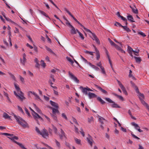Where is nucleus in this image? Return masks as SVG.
Masks as SVG:
<instances>
[{"label":"nucleus","mask_w":149,"mask_h":149,"mask_svg":"<svg viewBox=\"0 0 149 149\" xmlns=\"http://www.w3.org/2000/svg\"><path fill=\"white\" fill-rule=\"evenodd\" d=\"M107 101L110 103H112V104L111 105V107L112 108H120V107L117 104L113 101L110 98L108 97H106L104 98Z\"/></svg>","instance_id":"nucleus-1"},{"label":"nucleus","mask_w":149,"mask_h":149,"mask_svg":"<svg viewBox=\"0 0 149 149\" xmlns=\"http://www.w3.org/2000/svg\"><path fill=\"white\" fill-rule=\"evenodd\" d=\"M19 124H20L23 127L26 128L27 126V124L25 120H23L20 117H19Z\"/></svg>","instance_id":"nucleus-2"},{"label":"nucleus","mask_w":149,"mask_h":149,"mask_svg":"<svg viewBox=\"0 0 149 149\" xmlns=\"http://www.w3.org/2000/svg\"><path fill=\"white\" fill-rule=\"evenodd\" d=\"M20 90V88H19V100L21 102H23L26 99V98L25 96L24 93Z\"/></svg>","instance_id":"nucleus-3"},{"label":"nucleus","mask_w":149,"mask_h":149,"mask_svg":"<svg viewBox=\"0 0 149 149\" xmlns=\"http://www.w3.org/2000/svg\"><path fill=\"white\" fill-rule=\"evenodd\" d=\"M68 74L69 76L72 79L77 83H79V80L72 73L70 72H68Z\"/></svg>","instance_id":"nucleus-4"},{"label":"nucleus","mask_w":149,"mask_h":149,"mask_svg":"<svg viewBox=\"0 0 149 149\" xmlns=\"http://www.w3.org/2000/svg\"><path fill=\"white\" fill-rule=\"evenodd\" d=\"M118 83L121 88L122 89L123 93L126 95H127V93L126 91L125 88L122 85V83L119 81L118 80Z\"/></svg>","instance_id":"nucleus-5"},{"label":"nucleus","mask_w":149,"mask_h":149,"mask_svg":"<svg viewBox=\"0 0 149 149\" xmlns=\"http://www.w3.org/2000/svg\"><path fill=\"white\" fill-rule=\"evenodd\" d=\"M99 120L100 123L102 124L100 125V127L102 129H104V127L102 125L106 121V120L103 117L99 116Z\"/></svg>","instance_id":"nucleus-6"},{"label":"nucleus","mask_w":149,"mask_h":149,"mask_svg":"<svg viewBox=\"0 0 149 149\" xmlns=\"http://www.w3.org/2000/svg\"><path fill=\"white\" fill-rule=\"evenodd\" d=\"M41 134L40 135H42V136L44 138H47L48 137V134L47 131L45 129H43L42 132H41Z\"/></svg>","instance_id":"nucleus-7"},{"label":"nucleus","mask_w":149,"mask_h":149,"mask_svg":"<svg viewBox=\"0 0 149 149\" xmlns=\"http://www.w3.org/2000/svg\"><path fill=\"white\" fill-rule=\"evenodd\" d=\"M15 87L17 90V91H14V93L15 95L17 98H19V95H18L19 91V87L17 86V84L15 82H14Z\"/></svg>","instance_id":"nucleus-8"},{"label":"nucleus","mask_w":149,"mask_h":149,"mask_svg":"<svg viewBox=\"0 0 149 149\" xmlns=\"http://www.w3.org/2000/svg\"><path fill=\"white\" fill-rule=\"evenodd\" d=\"M131 125L134 126L135 129L139 132H141L143 131L140 129V127L138 125L134 122H132L131 123Z\"/></svg>","instance_id":"nucleus-9"},{"label":"nucleus","mask_w":149,"mask_h":149,"mask_svg":"<svg viewBox=\"0 0 149 149\" xmlns=\"http://www.w3.org/2000/svg\"><path fill=\"white\" fill-rule=\"evenodd\" d=\"M95 86L96 88L101 91L103 93L106 95L108 94V93L107 91L105 90L102 89L101 87L97 85H95Z\"/></svg>","instance_id":"nucleus-10"},{"label":"nucleus","mask_w":149,"mask_h":149,"mask_svg":"<svg viewBox=\"0 0 149 149\" xmlns=\"http://www.w3.org/2000/svg\"><path fill=\"white\" fill-rule=\"evenodd\" d=\"M86 140L91 146H92L93 145V140L92 137L90 135H88V136L86 138Z\"/></svg>","instance_id":"nucleus-11"},{"label":"nucleus","mask_w":149,"mask_h":149,"mask_svg":"<svg viewBox=\"0 0 149 149\" xmlns=\"http://www.w3.org/2000/svg\"><path fill=\"white\" fill-rule=\"evenodd\" d=\"M26 56L25 54L24 53L23 55L22 58H20L21 63L23 65H24L25 63L26 62V60L25 58Z\"/></svg>","instance_id":"nucleus-12"},{"label":"nucleus","mask_w":149,"mask_h":149,"mask_svg":"<svg viewBox=\"0 0 149 149\" xmlns=\"http://www.w3.org/2000/svg\"><path fill=\"white\" fill-rule=\"evenodd\" d=\"M8 138L10 139L13 142L19 145V143L16 141V140L17 141L18 140V138L17 137L14 136L11 137H8Z\"/></svg>","instance_id":"nucleus-13"},{"label":"nucleus","mask_w":149,"mask_h":149,"mask_svg":"<svg viewBox=\"0 0 149 149\" xmlns=\"http://www.w3.org/2000/svg\"><path fill=\"white\" fill-rule=\"evenodd\" d=\"M93 47L95 48V51H96V59L97 60H99L100 58V55L99 51L97 49L95 45H93Z\"/></svg>","instance_id":"nucleus-14"},{"label":"nucleus","mask_w":149,"mask_h":149,"mask_svg":"<svg viewBox=\"0 0 149 149\" xmlns=\"http://www.w3.org/2000/svg\"><path fill=\"white\" fill-rule=\"evenodd\" d=\"M70 27L72 28L71 30V33L72 34H76L77 33V32L78 33V32L79 31L77 29H76L72 25Z\"/></svg>","instance_id":"nucleus-15"},{"label":"nucleus","mask_w":149,"mask_h":149,"mask_svg":"<svg viewBox=\"0 0 149 149\" xmlns=\"http://www.w3.org/2000/svg\"><path fill=\"white\" fill-rule=\"evenodd\" d=\"M80 88L82 90V92L85 94V95L88 94L87 91H88L87 87L86 88H83L82 86L80 87Z\"/></svg>","instance_id":"nucleus-16"},{"label":"nucleus","mask_w":149,"mask_h":149,"mask_svg":"<svg viewBox=\"0 0 149 149\" xmlns=\"http://www.w3.org/2000/svg\"><path fill=\"white\" fill-rule=\"evenodd\" d=\"M88 95L89 99L96 97L97 96V95L95 94L90 92H88Z\"/></svg>","instance_id":"nucleus-17"},{"label":"nucleus","mask_w":149,"mask_h":149,"mask_svg":"<svg viewBox=\"0 0 149 149\" xmlns=\"http://www.w3.org/2000/svg\"><path fill=\"white\" fill-rule=\"evenodd\" d=\"M132 86L135 89L136 92H139V89L135 85V84L132 81H130Z\"/></svg>","instance_id":"nucleus-18"},{"label":"nucleus","mask_w":149,"mask_h":149,"mask_svg":"<svg viewBox=\"0 0 149 149\" xmlns=\"http://www.w3.org/2000/svg\"><path fill=\"white\" fill-rule=\"evenodd\" d=\"M33 116L35 119H42L41 117L36 112H34V113H32Z\"/></svg>","instance_id":"nucleus-19"},{"label":"nucleus","mask_w":149,"mask_h":149,"mask_svg":"<svg viewBox=\"0 0 149 149\" xmlns=\"http://www.w3.org/2000/svg\"><path fill=\"white\" fill-rule=\"evenodd\" d=\"M50 103L52 106L58 109V104L57 103H56L52 100H50Z\"/></svg>","instance_id":"nucleus-20"},{"label":"nucleus","mask_w":149,"mask_h":149,"mask_svg":"<svg viewBox=\"0 0 149 149\" xmlns=\"http://www.w3.org/2000/svg\"><path fill=\"white\" fill-rule=\"evenodd\" d=\"M130 7L132 9V12L134 13L135 14L138 13V10L134 6V7H132L131 6Z\"/></svg>","instance_id":"nucleus-21"},{"label":"nucleus","mask_w":149,"mask_h":149,"mask_svg":"<svg viewBox=\"0 0 149 149\" xmlns=\"http://www.w3.org/2000/svg\"><path fill=\"white\" fill-rule=\"evenodd\" d=\"M3 117L5 119H8L10 120L11 119V116H9L7 113L4 112L3 115Z\"/></svg>","instance_id":"nucleus-22"},{"label":"nucleus","mask_w":149,"mask_h":149,"mask_svg":"<svg viewBox=\"0 0 149 149\" xmlns=\"http://www.w3.org/2000/svg\"><path fill=\"white\" fill-rule=\"evenodd\" d=\"M45 48L46 49V50H47L50 53L52 54H53L55 56H56V54L49 48L47 46H46Z\"/></svg>","instance_id":"nucleus-23"},{"label":"nucleus","mask_w":149,"mask_h":149,"mask_svg":"<svg viewBox=\"0 0 149 149\" xmlns=\"http://www.w3.org/2000/svg\"><path fill=\"white\" fill-rule=\"evenodd\" d=\"M140 100L141 102V103L143 105L146 106V107L148 106V104L147 103H146L145 102V101L143 100V99L142 98H140Z\"/></svg>","instance_id":"nucleus-24"},{"label":"nucleus","mask_w":149,"mask_h":149,"mask_svg":"<svg viewBox=\"0 0 149 149\" xmlns=\"http://www.w3.org/2000/svg\"><path fill=\"white\" fill-rule=\"evenodd\" d=\"M140 100L141 102V103L143 105L146 106V107L148 106V104L147 103H146L145 102V101L143 100V99L142 98H140Z\"/></svg>","instance_id":"nucleus-25"},{"label":"nucleus","mask_w":149,"mask_h":149,"mask_svg":"<svg viewBox=\"0 0 149 149\" xmlns=\"http://www.w3.org/2000/svg\"><path fill=\"white\" fill-rule=\"evenodd\" d=\"M74 140L77 144L79 145H81V140L78 139L76 137L74 138Z\"/></svg>","instance_id":"nucleus-26"},{"label":"nucleus","mask_w":149,"mask_h":149,"mask_svg":"<svg viewBox=\"0 0 149 149\" xmlns=\"http://www.w3.org/2000/svg\"><path fill=\"white\" fill-rule=\"evenodd\" d=\"M61 134L59 135V136L60 138L62 139L63 137L65 136V133L62 129H61Z\"/></svg>","instance_id":"nucleus-27"},{"label":"nucleus","mask_w":149,"mask_h":149,"mask_svg":"<svg viewBox=\"0 0 149 149\" xmlns=\"http://www.w3.org/2000/svg\"><path fill=\"white\" fill-rule=\"evenodd\" d=\"M127 18L131 22H134V21L133 20V18L132 15H129L127 16Z\"/></svg>","instance_id":"nucleus-28"},{"label":"nucleus","mask_w":149,"mask_h":149,"mask_svg":"<svg viewBox=\"0 0 149 149\" xmlns=\"http://www.w3.org/2000/svg\"><path fill=\"white\" fill-rule=\"evenodd\" d=\"M39 12L41 14H42L44 16H45V17H47L50 19V18L48 16V15H47L45 12H44V11H42V10H39Z\"/></svg>","instance_id":"nucleus-29"},{"label":"nucleus","mask_w":149,"mask_h":149,"mask_svg":"<svg viewBox=\"0 0 149 149\" xmlns=\"http://www.w3.org/2000/svg\"><path fill=\"white\" fill-rule=\"evenodd\" d=\"M52 110L53 113L54 114H55L56 113H59V112L58 110V109H55L52 108Z\"/></svg>","instance_id":"nucleus-30"},{"label":"nucleus","mask_w":149,"mask_h":149,"mask_svg":"<svg viewBox=\"0 0 149 149\" xmlns=\"http://www.w3.org/2000/svg\"><path fill=\"white\" fill-rule=\"evenodd\" d=\"M97 100L102 104H104L105 103V102L100 97H97Z\"/></svg>","instance_id":"nucleus-31"},{"label":"nucleus","mask_w":149,"mask_h":149,"mask_svg":"<svg viewBox=\"0 0 149 149\" xmlns=\"http://www.w3.org/2000/svg\"><path fill=\"white\" fill-rule=\"evenodd\" d=\"M113 94L115 95V96H116L118 98H119L120 99L123 100V97L121 95H118L117 94L115 93H113Z\"/></svg>","instance_id":"nucleus-32"},{"label":"nucleus","mask_w":149,"mask_h":149,"mask_svg":"<svg viewBox=\"0 0 149 149\" xmlns=\"http://www.w3.org/2000/svg\"><path fill=\"white\" fill-rule=\"evenodd\" d=\"M139 94V99H140V98H142L143 99H144V96L143 94H142L140 93L139 91V92H136Z\"/></svg>","instance_id":"nucleus-33"},{"label":"nucleus","mask_w":149,"mask_h":149,"mask_svg":"<svg viewBox=\"0 0 149 149\" xmlns=\"http://www.w3.org/2000/svg\"><path fill=\"white\" fill-rule=\"evenodd\" d=\"M122 28H123L127 32H129L131 31V30H130V29L128 28L127 26H122Z\"/></svg>","instance_id":"nucleus-34"},{"label":"nucleus","mask_w":149,"mask_h":149,"mask_svg":"<svg viewBox=\"0 0 149 149\" xmlns=\"http://www.w3.org/2000/svg\"><path fill=\"white\" fill-rule=\"evenodd\" d=\"M31 93L33 94L36 97L39 98V97L35 92L33 91H30L29 92V93Z\"/></svg>","instance_id":"nucleus-35"},{"label":"nucleus","mask_w":149,"mask_h":149,"mask_svg":"<svg viewBox=\"0 0 149 149\" xmlns=\"http://www.w3.org/2000/svg\"><path fill=\"white\" fill-rule=\"evenodd\" d=\"M81 26L87 32L90 33L91 34L93 33L90 30L85 28L83 25H81Z\"/></svg>","instance_id":"nucleus-36"},{"label":"nucleus","mask_w":149,"mask_h":149,"mask_svg":"<svg viewBox=\"0 0 149 149\" xmlns=\"http://www.w3.org/2000/svg\"><path fill=\"white\" fill-rule=\"evenodd\" d=\"M55 142L56 143V145L58 148L59 149L61 147L60 143L56 140L55 139Z\"/></svg>","instance_id":"nucleus-37"},{"label":"nucleus","mask_w":149,"mask_h":149,"mask_svg":"<svg viewBox=\"0 0 149 149\" xmlns=\"http://www.w3.org/2000/svg\"><path fill=\"white\" fill-rule=\"evenodd\" d=\"M40 65L43 68H45L46 66V64L44 62V61L42 60H41L40 61Z\"/></svg>","instance_id":"nucleus-38"},{"label":"nucleus","mask_w":149,"mask_h":149,"mask_svg":"<svg viewBox=\"0 0 149 149\" xmlns=\"http://www.w3.org/2000/svg\"><path fill=\"white\" fill-rule=\"evenodd\" d=\"M134 58L135 59L136 62L138 63L140 62L141 61V59L140 58L135 56Z\"/></svg>","instance_id":"nucleus-39"},{"label":"nucleus","mask_w":149,"mask_h":149,"mask_svg":"<svg viewBox=\"0 0 149 149\" xmlns=\"http://www.w3.org/2000/svg\"><path fill=\"white\" fill-rule=\"evenodd\" d=\"M33 106L37 111L38 113H40L41 111L37 107L36 105L35 104H33Z\"/></svg>","instance_id":"nucleus-40"},{"label":"nucleus","mask_w":149,"mask_h":149,"mask_svg":"<svg viewBox=\"0 0 149 149\" xmlns=\"http://www.w3.org/2000/svg\"><path fill=\"white\" fill-rule=\"evenodd\" d=\"M108 40L111 45L114 46L115 47L116 44L112 40H111L109 38Z\"/></svg>","instance_id":"nucleus-41"},{"label":"nucleus","mask_w":149,"mask_h":149,"mask_svg":"<svg viewBox=\"0 0 149 149\" xmlns=\"http://www.w3.org/2000/svg\"><path fill=\"white\" fill-rule=\"evenodd\" d=\"M66 58L67 60L70 62L72 64L74 63V61H72L70 57H67Z\"/></svg>","instance_id":"nucleus-42"},{"label":"nucleus","mask_w":149,"mask_h":149,"mask_svg":"<svg viewBox=\"0 0 149 149\" xmlns=\"http://www.w3.org/2000/svg\"><path fill=\"white\" fill-rule=\"evenodd\" d=\"M78 33H79V36L81 38V39L82 40H84V38L83 35L79 31L78 32Z\"/></svg>","instance_id":"nucleus-43"},{"label":"nucleus","mask_w":149,"mask_h":149,"mask_svg":"<svg viewBox=\"0 0 149 149\" xmlns=\"http://www.w3.org/2000/svg\"><path fill=\"white\" fill-rule=\"evenodd\" d=\"M19 147H20L22 149H27L24 146L22 143H19Z\"/></svg>","instance_id":"nucleus-44"},{"label":"nucleus","mask_w":149,"mask_h":149,"mask_svg":"<svg viewBox=\"0 0 149 149\" xmlns=\"http://www.w3.org/2000/svg\"><path fill=\"white\" fill-rule=\"evenodd\" d=\"M74 127L75 132L76 133L79 134V132L78 129L75 125H74Z\"/></svg>","instance_id":"nucleus-45"},{"label":"nucleus","mask_w":149,"mask_h":149,"mask_svg":"<svg viewBox=\"0 0 149 149\" xmlns=\"http://www.w3.org/2000/svg\"><path fill=\"white\" fill-rule=\"evenodd\" d=\"M115 25L117 26H120L122 27L123 26L120 23L118 22H116L115 24Z\"/></svg>","instance_id":"nucleus-46"},{"label":"nucleus","mask_w":149,"mask_h":149,"mask_svg":"<svg viewBox=\"0 0 149 149\" xmlns=\"http://www.w3.org/2000/svg\"><path fill=\"white\" fill-rule=\"evenodd\" d=\"M54 76L53 74H50V78H51V79H52V81L53 82H54L55 81V79L54 78Z\"/></svg>","instance_id":"nucleus-47"},{"label":"nucleus","mask_w":149,"mask_h":149,"mask_svg":"<svg viewBox=\"0 0 149 149\" xmlns=\"http://www.w3.org/2000/svg\"><path fill=\"white\" fill-rule=\"evenodd\" d=\"M100 69L101 70V72L103 74H105L106 72L104 68L103 67H101Z\"/></svg>","instance_id":"nucleus-48"},{"label":"nucleus","mask_w":149,"mask_h":149,"mask_svg":"<svg viewBox=\"0 0 149 149\" xmlns=\"http://www.w3.org/2000/svg\"><path fill=\"white\" fill-rule=\"evenodd\" d=\"M12 115L14 116V117L15 118V119L16 120L17 122L18 123H19V119L18 118L17 116L13 113Z\"/></svg>","instance_id":"nucleus-49"},{"label":"nucleus","mask_w":149,"mask_h":149,"mask_svg":"<svg viewBox=\"0 0 149 149\" xmlns=\"http://www.w3.org/2000/svg\"><path fill=\"white\" fill-rule=\"evenodd\" d=\"M66 22L65 24L66 25L68 26L69 27H71V26H72V25L69 22V21L68 20H66Z\"/></svg>","instance_id":"nucleus-50"},{"label":"nucleus","mask_w":149,"mask_h":149,"mask_svg":"<svg viewBox=\"0 0 149 149\" xmlns=\"http://www.w3.org/2000/svg\"><path fill=\"white\" fill-rule=\"evenodd\" d=\"M105 52L106 54L107 58H109L110 57L109 56V52L106 49V48H105Z\"/></svg>","instance_id":"nucleus-51"},{"label":"nucleus","mask_w":149,"mask_h":149,"mask_svg":"<svg viewBox=\"0 0 149 149\" xmlns=\"http://www.w3.org/2000/svg\"><path fill=\"white\" fill-rule=\"evenodd\" d=\"M93 117H91L90 118H88V122L89 123H91L92 121L93 120Z\"/></svg>","instance_id":"nucleus-52"},{"label":"nucleus","mask_w":149,"mask_h":149,"mask_svg":"<svg viewBox=\"0 0 149 149\" xmlns=\"http://www.w3.org/2000/svg\"><path fill=\"white\" fill-rule=\"evenodd\" d=\"M35 130L37 133H38V134H41V132L40 131L39 129L37 127H36Z\"/></svg>","instance_id":"nucleus-53"},{"label":"nucleus","mask_w":149,"mask_h":149,"mask_svg":"<svg viewBox=\"0 0 149 149\" xmlns=\"http://www.w3.org/2000/svg\"><path fill=\"white\" fill-rule=\"evenodd\" d=\"M20 79L22 84H24L25 82L24 79L21 76L20 77Z\"/></svg>","instance_id":"nucleus-54"},{"label":"nucleus","mask_w":149,"mask_h":149,"mask_svg":"<svg viewBox=\"0 0 149 149\" xmlns=\"http://www.w3.org/2000/svg\"><path fill=\"white\" fill-rule=\"evenodd\" d=\"M138 34L142 35L143 37H145L146 36V35L142 32H139L138 33Z\"/></svg>","instance_id":"nucleus-55"},{"label":"nucleus","mask_w":149,"mask_h":149,"mask_svg":"<svg viewBox=\"0 0 149 149\" xmlns=\"http://www.w3.org/2000/svg\"><path fill=\"white\" fill-rule=\"evenodd\" d=\"M115 47H116V48L118 50L120 51L122 49L118 45H116L115 46Z\"/></svg>","instance_id":"nucleus-56"},{"label":"nucleus","mask_w":149,"mask_h":149,"mask_svg":"<svg viewBox=\"0 0 149 149\" xmlns=\"http://www.w3.org/2000/svg\"><path fill=\"white\" fill-rule=\"evenodd\" d=\"M62 116L63 118L65 119V120H67V118L65 115V114L64 113H63L62 114Z\"/></svg>","instance_id":"nucleus-57"},{"label":"nucleus","mask_w":149,"mask_h":149,"mask_svg":"<svg viewBox=\"0 0 149 149\" xmlns=\"http://www.w3.org/2000/svg\"><path fill=\"white\" fill-rule=\"evenodd\" d=\"M72 120L77 125H79V124L77 122V120L74 118H73Z\"/></svg>","instance_id":"nucleus-58"},{"label":"nucleus","mask_w":149,"mask_h":149,"mask_svg":"<svg viewBox=\"0 0 149 149\" xmlns=\"http://www.w3.org/2000/svg\"><path fill=\"white\" fill-rule=\"evenodd\" d=\"M131 134L132 135V137H134L136 139H140L139 138V137H138L136 136V135H135L134 134H133L132 132H131Z\"/></svg>","instance_id":"nucleus-59"},{"label":"nucleus","mask_w":149,"mask_h":149,"mask_svg":"<svg viewBox=\"0 0 149 149\" xmlns=\"http://www.w3.org/2000/svg\"><path fill=\"white\" fill-rule=\"evenodd\" d=\"M85 52L86 53L88 54L91 55H93V52H89L88 51H85Z\"/></svg>","instance_id":"nucleus-60"},{"label":"nucleus","mask_w":149,"mask_h":149,"mask_svg":"<svg viewBox=\"0 0 149 149\" xmlns=\"http://www.w3.org/2000/svg\"><path fill=\"white\" fill-rule=\"evenodd\" d=\"M53 126V128L54 131L55 133L56 134L57 133V129L53 125H52Z\"/></svg>","instance_id":"nucleus-61"},{"label":"nucleus","mask_w":149,"mask_h":149,"mask_svg":"<svg viewBox=\"0 0 149 149\" xmlns=\"http://www.w3.org/2000/svg\"><path fill=\"white\" fill-rule=\"evenodd\" d=\"M92 34L93 36L92 39L93 40H95L96 39V38H97L96 36L93 33Z\"/></svg>","instance_id":"nucleus-62"},{"label":"nucleus","mask_w":149,"mask_h":149,"mask_svg":"<svg viewBox=\"0 0 149 149\" xmlns=\"http://www.w3.org/2000/svg\"><path fill=\"white\" fill-rule=\"evenodd\" d=\"M52 116L53 119H54L56 121H57V118L56 116L55 115H54V114H52Z\"/></svg>","instance_id":"nucleus-63"},{"label":"nucleus","mask_w":149,"mask_h":149,"mask_svg":"<svg viewBox=\"0 0 149 149\" xmlns=\"http://www.w3.org/2000/svg\"><path fill=\"white\" fill-rule=\"evenodd\" d=\"M95 40L96 41V43L98 45H100V41L99 39L97 38H96V39Z\"/></svg>","instance_id":"nucleus-64"}]
</instances>
